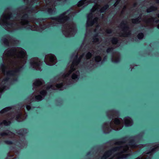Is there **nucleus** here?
I'll return each instance as SVG.
<instances>
[{
    "label": "nucleus",
    "instance_id": "f257e3e1",
    "mask_svg": "<svg viewBox=\"0 0 159 159\" xmlns=\"http://www.w3.org/2000/svg\"><path fill=\"white\" fill-rule=\"evenodd\" d=\"M10 56H13L14 58L18 59V64H24L25 62L26 58V52L23 49L20 48H17L15 50H6L4 53L3 59V60H6L7 58Z\"/></svg>",
    "mask_w": 159,
    "mask_h": 159
},
{
    "label": "nucleus",
    "instance_id": "f03ea898",
    "mask_svg": "<svg viewBox=\"0 0 159 159\" xmlns=\"http://www.w3.org/2000/svg\"><path fill=\"white\" fill-rule=\"evenodd\" d=\"M118 144L120 145H124L122 144L121 142H119L117 143ZM128 150H129V148L127 146H124V145L121 146L119 147H116L111 151H108L106 152L103 155L102 158L105 159L108 157L112 154L115 155L114 157H116L117 159L125 157H126L125 155L122 154V153L125 152L127 151Z\"/></svg>",
    "mask_w": 159,
    "mask_h": 159
},
{
    "label": "nucleus",
    "instance_id": "7ed1b4c3",
    "mask_svg": "<svg viewBox=\"0 0 159 159\" xmlns=\"http://www.w3.org/2000/svg\"><path fill=\"white\" fill-rule=\"evenodd\" d=\"M11 15L10 12H5L2 16L0 21V23L2 21L3 24L5 25V29L9 31H12L14 25L11 21H9Z\"/></svg>",
    "mask_w": 159,
    "mask_h": 159
},
{
    "label": "nucleus",
    "instance_id": "20e7f679",
    "mask_svg": "<svg viewBox=\"0 0 159 159\" xmlns=\"http://www.w3.org/2000/svg\"><path fill=\"white\" fill-rule=\"evenodd\" d=\"M73 13L69 14L68 11L63 13L59 16L56 18H51L50 20V25L52 26H55L57 24H60L64 22L71 16Z\"/></svg>",
    "mask_w": 159,
    "mask_h": 159
},
{
    "label": "nucleus",
    "instance_id": "39448f33",
    "mask_svg": "<svg viewBox=\"0 0 159 159\" xmlns=\"http://www.w3.org/2000/svg\"><path fill=\"white\" fill-rule=\"evenodd\" d=\"M63 33L67 37L73 36L76 31L75 25L71 22L65 24L62 28Z\"/></svg>",
    "mask_w": 159,
    "mask_h": 159
},
{
    "label": "nucleus",
    "instance_id": "423d86ee",
    "mask_svg": "<svg viewBox=\"0 0 159 159\" xmlns=\"http://www.w3.org/2000/svg\"><path fill=\"white\" fill-rule=\"evenodd\" d=\"M123 120L121 119L116 118L112 120L110 124V126L115 130H118L123 127Z\"/></svg>",
    "mask_w": 159,
    "mask_h": 159
},
{
    "label": "nucleus",
    "instance_id": "0eeeda50",
    "mask_svg": "<svg viewBox=\"0 0 159 159\" xmlns=\"http://www.w3.org/2000/svg\"><path fill=\"white\" fill-rule=\"evenodd\" d=\"M78 61H74L70 67V69L67 73L64 74L61 78V80L64 82H67V80L70 78L69 76L70 74L75 69L77 65L79 62Z\"/></svg>",
    "mask_w": 159,
    "mask_h": 159
},
{
    "label": "nucleus",
    "instance_id": "6e6552de",
    "mask_svg": "<svg viewBox=\"0 0 159 159\" xmlns=\"http://www.w3.org/2000/svg\"><path fill=\"white\" fill-rule=\"evenodd\" d=\"M45 62L48 65H53L56 62V57L53 55L51 54L48 55L45 57Z\"/></svg>",
    "mask_w": 159,
    "mask_h": 159
},
{
    "label": "nucleus",
    "instance_id": "1a4fd4ad",
    "mask_svg": "<svg viewBox=\"0 0 159 159\" xmlns=\"http://www.w3.org/2000/svg\"><path fill=\"white\" fill-rule=\"evenodd\" d=\"M20 24L23 26H25L27 25L30 27V28L33 30H38L39 31H41L43 29H39L38 27L34 25L32 26H30V23H29L27 19H24V17H22L21 20L20 21Z\"/></svg>",
    "mask_w": 159,
    "mask_h": 159
},
{
    "label": "nucleus",
    "instance_id": "9d476101",
    "mask_svg": "<svg viewBox=\"0 0 159 159\" xmlns=\"http://www.w3.org/2000/svg\"><path fill=\"white\" fill-rule=\"evenodd\" d=\"M122 30V32L120 34V36H127L129 34V32L127 25L124 22H122L120 26Z\"/></svg>",
    "mask_w": 159,
    "mask_h": 159
},
{
    "label": "nucleus",
    "instance_id": "9b49d317",
    "mask_svg": "<svg viewBox=\"0 0 159 159\" xmlns=\"http://www.w3.org/2000/svg\"><path fill=\"white\" fill-rule=\"evenodd\" d=\"M31 64L33 68L37 70H39V66L41 64L40 61L38 58H35L32 59L31 61Z\"/></svg>",
    "mask_w": 159,
    "mask_h": 159
},
{
    "label": "nucleus",
    "instance_id": "f8f14e48",
    "mask_svg": "<svg viewBox=\"0 0 159 159\" xmlns=\"http://www.w3.org/2000/svg\"><path fill=\"white\" fill-rule=\"evenodd\" d=\"M46 91L45 90H43L40 92V94L37 96H35V95H33V98L31 100L32 101L34 100L39 101H40L44 97L46 94Z\"/></svg>",
    "mask_w": 159,
    "mask_h": 159
},
{
    "label": "nucleus",
    "instance_id": "ddd939ff",
    "mask_svg": "<svg viewBox=\"0 0 159 159\" xmlns=\"http://www.w3.org/2000/svg\"><path fill=\"white\" fill-rule=\"evenodd\" d=\"M14 134L12 132H11L8 130L4 131V132L2 133L1 134V136L2 137H3L6 135H8L10 136L11 137L14 136Z\"/></svg>",
    "mask_w": 159,
    "mask_h": 159
},
{
    "label": "nucleus",
    "instance_id": "4468645a",
    "mask_svg": "<svg viewBox=\"0 0 159 159\" xmlns=\"http://www.w3.org/2000/svg\"><path fill=\"white\" fill-rule=\"evenodd\" d=\"M125 125L126 126L131 125H132V122L131 119L129 117H126L125 119Z\"/></svg>",
    "mask_w": 159,
    "mask_h": 159
},
{
    "label": "nucleus",
    "instance_id": "2eb2a0df",
    "mask_svg": "<svg viewBox=\"0 0 159 159\" xmlns=\"http://www.w3.org/2000/svg\"><path fill=\"white\" fill-rule=\"evenodd\" d=\"M88 0H82L80 1L78 3V7H80L82 5L85 6L88 5L89 2Z\"/></svg>",
    "mask_w": 159,
    "mask_h": 159
},
{
    "label": "nucleus",
    "instance_id": "dca6fc26",
    "mask_svg": "<svg viewBox=\"0 0 159 159\" xmlns=\"http://www.w3.org/2000/svg\"><path fill=\"white\" fill-rule=\"evenodd\" d=\"M90 14L88 16V20L87 22V26H91L93 25L94 23L97 22L98 20V18H95L93 20V21L91 22L90 21V18L89 16Z\"/></svg>",
    "mask_w": 159,
    "mask_h": 159
},
{
    "label": "nucleus",
    "instance_id": "f3484780",
    "mask_svg": "<svg viewBox=\"0 0 159 159\" xmlns=\"http://www.w3.org/2000/svg\"><path fill=\"white\" fill-rule=\"evenodd\" d=\"M79 73L78 71H76L75 73H74L71 76V78L73 80H77L78 79V76L79 75Z\"/></svg>",
    "mask_w": 159,
    "mask_h": 159
},
{
    "label": "nucleus",
    "instance_id": "a211bd4d",
    "mask_svg": "<svg viewBox=\"0 0 159 159\" xmlns=\"http://www.w3.org/2000/svg\"><path fill=\"white\" fill-rule=\"evenodd\" d=\"M43 83V81L41 80H36L34 82V84L36 86H39L42 84Z\"/></svg>",
    "mask_w": 159,
    "mask_h": 159
},
{
    "label": "nucleus",
    "instance_id": "6ab92c4d",
    "mask_svg": "<svg viewBox=\"0 0 159 159\" xmlns=\"http://www.w3.org/2000/svg\"><path fill=\"white\" fill-rule=\"evenodd\" d=\"M119 56H116L114 55L112 57V61L114 62H117L119 61Z\"/></svg>",
    "mask_w": 159,
    "mask_h": 159
},
{
    "label": "nucleus",
    "instance_id": "aec40b11",
    "mask_svg": "<svg viewBox=\"0 0 159 159\" xmlns=\"http://www.w3.org/2000/svg\"><path fill=\"white\" fill-rule=\"evenodd\" d=\"M7 39L4 38L3 39V41L5 44L7 45L8 43V40H9L10 37H7Z\"/></svg>",
    "mask_w": 159,
    "mask_h": 159
},
{
    "label": "nucleus",
    "instance_id": "412c9836",
    "mask_svg": "<svg viewBox=\"0 0 159 159\" xmlns=\"http://www.w3.org/2000/svg\"><path fill=\"white\" fill-rule=\"evenodd\" d=\"M156 9V8L154 7H151L150 8L147 9V11L148 12H150L153 11H154Z\"/></svg>",
    "mask_w": 159,
    "mask_h": 159
},
{
    "label": "nucleus",
    "instance_id": "4be33fe9",
    "mask_svg": "<svg viewBox=\"0 0 159 159\" xmlns=\"http://www.w3.org/2000/svg\"><path fill=\"white\" fill-rule=\"evenodd\" d=\"M55 9L54 7H53V6H52V8L50 7L48 9V12L50 13H52L53 11H55Z\"/></svg>",
    "mask_w": 159,
    "mask_h": 159
},
{
    "label": "nucleus",
    "instance_id": "5701e85b",
    "mask_svg": "<svg viewBox=\"0 0 159 159\" xmlns=\"http://www.w3.org/2000/svg\"><path fill=\"white\" fill-rule=\"evenodd\" d=\"M152 21L153 22H157V20H155V19H154V18H152L150 20H149L148 21L146 22V24H147L146 25V26L148 25L149 24V23H150V22H152Z\"/></svg>",
    "mask_w": 159,
    "mask_h": 159
},
{
    "label": "nucleus",
    "instance_id": "b1692460",
    "mask_svg": "<svg viewBox=\"0 0 159 159\" xmlns=\"http://www.w3.org/2000/svg\"><path fill=\"white\" fill-rule=\"evenodd\" d=\"M140 18L139 17L138 18L135 19H134L132 20V22L134 23H139L140 21H139Z\"/></svg>",
    "mask_w": 159,
    "mask_h": 159
},
{
    "label": "nucleus",
    "instance_id": "393cba45",
    "mask_svg": "<svg viewBox=\"0 0 159 159\" xmlns=\"http://www.w3.org/2000/svg\"><path fill=\"white\" fill-rule=\"evenodd\" d=\"M101 60V58L99 56H96L95 58V60L97 62H99Z\"/></svg>",
    "mask_w": 159,
    "mask_h": 159
},
{
    "label": "nucleus",
    "instance_id": "a878e982",
    "mask_svg": "<svg viewBox=\"0 0 159 159\" xmlns=\"http://www.w3.org/2000/svg\"><path fill=\"white\" fill-rule=\"evenodd\" d=\"M118 41V40L116 38H113L111 41L112 43L113 44H116V43Z\"/></svg>",
    "mask_w": 159,
    "mask_h": 159
},
{
    "label": "nucleus",
    "instance_id": "bb28decb",
    "mask_svg": "<svg viewBox=\"0 0 159 159\" xmlns=\"http://www.w3.org/2000/svg\"><path fill=\"white\" fill-rule=\"evenodd\" d=\"M143 37V33H140L138 35V37L139 39H142Z\"/></svg>",
    "mask_w": 159,
    "mask_h": 159
},
{
    "label": "nucleus",
    "instance_id": "cd10ccee",
    "mask_svg": "<svg viewBox=\"0 0 159 159\" xmlns=\"http://www.w3.org/2000/svg\"><path fill=\"white\" fill-rule=\"evenodd\" d=\"M92 56V54L91 53H90V52H89L87 53V54L86 55V58L87 59H89Z\"/></svg>",
    "mask_w": 159,
    "mask_h": 159
},
{
    "label": "nucleus",
    "instance_id": "c85d7f7f",
    "mask_svg": "<svg viewBox=\"0 0 159 159\" xmlns=\"http://www.w3.org/2000/svg\"><path fill=\"white\" fill-rule=\"evenodd\" d=\"M98 8V6L97 5H96L95 6H94L93 8H92L91 10V11L92 12H94V11H95L96 9H97V8Z\"/></svg>",
    "mask_w": 159,
    "mask_h": 159
},
{
    "label": "nucleus",
    "instance_id": "c756f323",
    "mask_svg": "<svg viewBox=\"0 0 159 159\" xmlns=\"http://www.w3.org/2000/svg\"><path fill=\"white\" fill-rule=\"evenodd\" d=\"M99 40H100L99 39L98 37H95L93 39V42H94L95 43H97L98 42H99Z\"/></svg>",
    "mask_w": 159,
    "mask_h": 159
},
{
    "label": "nucleus",
    "instance_id": "7c9ffc66",
    "mask_svg": "<svg viewBox=\"0 0 159 159\" xmlns=\"http://www.w3.org/2000/svg\"><path fill=\"white\" fill-rule=\"evenodd\" d=\"M10 121H7L6 120H4L3 121V123L6 125H9L10 124Z\"/></svg>",
    "mask_w": 159,
    "mask_h": 159
},
{
    "label": "nucleus",
    "instance_id": "2f4dec72",
    "mask_svg": "<svg viewBox=\"0 0 159 159\" xmlns=\"http://www.w3.org/2000/svg\"><path fill=\"white\" fill-rule=\"evenodd\" d=\"M12 71L8 72L7 73V76H9L10 75H14L15 74L13 73Z\"/></svg>",
    "mask_w": 159,
    "mask_h": 159
},
{
    "label": "nucleus",
    "instance_id": "473e14b6",
    "mask_svg": "<svg viewBox=\"0 0 159 159\" xmlns=\"http://www.w3.org/2000/svg\"><path fill=\"white\" fill-rule=\"evenodd\" d=\"M63 85V84L62 83H61L59 84H57L56 85V88H61Z\"/></svg>",
    "mask_w": 159,
    "mask_h": 159
},
{
    "label": "nucleus",
    "instance_id": "72a5a7b5",
    "mask_svg": "<svg viewBox=\"0 0 159 159\" xmlns=\"http://www.w3.org/2000/svg\"><path fill=\"white\" fill-rule=\"evenodd\" d=\"M108 7V6L107 5L106 6L104 7H103L101 10V12L103 11L104 10H106L107 8Z\"/></svg>",
    "mask_w": 159,
    "mask_h": 159
},
{
    "label": "nucleus",
    "instance_id": "f704fd0d",
    "mask_svg": "<svg viewBox=\"0 0 159 159\" xmlns=\"http://www.w3.org/2000/svg\"><path fill=\"white\" fill-rule=\"evenodd\" d=\"M4 66H2V72L3 73H5V69Z\"/></svg>",
    "mask_w": 159,
    "mask_h": 159
},
{
    "label": "nucleus",
    "instance_id": "c9c22d12",
    "mask_svg": "<svg viewBox=\"0 0 159 159\" xmlns=\"http://www.w3.org/2000/svg\"><path fill=\"white\" fill-rule=\"evenodd\" d=\"M2 86V87H0V92L2 91L4 88L3 86Z\"/></svg>",
    "mask_w": 159,
    "mask_h": 159
},
{
    "label": "nucleus",
    "instance_id": "e433bc0d",
    "mask_svg": "<svg viewBox=\"0 0 159 159\" xmlns=\"http://www.w3.org/2000/svg\"><path fill=\"white\" fill-rule=\"evenodd\" d=\"M111 30L110 29H108L106 30V32L108 34L111 33Z\"/></svg>",
    "mask_w": 159,
    "mask_h": 159
},
{
    "label": "nucleus",
    "instance_id": "4c0bfd02",
    "mask_svg": "<svg viewBox=\"0 0 159 159\" xmlns=\"http://www.w3.org/2000/svg\"><path fill=\"white\" fill-rule=\"evenodd\" d=\"M158 147V146H157V145H155V146H154V148H152V151H154V150H155V149H156V148H157Z\"/></svg>",
    "mask_w": 159,
    "mask_h": 159
},
{
    "label": "nucleus",
    "instance_id": "58836bf2",
    "mask_svg": "<svg viewBox=\"0 0 159 159\" xmlns=\"http://www.w3.org/2000/svg\"><path fill=\"white\" fill-rule=\"evenodd\" d=\"M7 109V108H5V109H3V110H2L1 111V112L2 113L4 112V111H6Z\"/></svg>",
    "mask_w": 159,
    "mask_h": 159
},
{
    "label": "nucleus",
    "instance_id": "ea45409f",
    "mask_svg": "<svg viewBox=\"0 0 159 159\" xmlns=\"http://www.w3.org/2000/svg\"><path fill=\"white\" fill-rule=\"evenodd\" d=\"M5 143H7V144H11V142H10V141H6Z\"/></svg>",
    "mask_w": 159,
    "mask_h": 159
},
{
    "label": "nucleus",
    "instance_id": "a19ab883",
    "mask_svg": "<svg viewBox=\"0 0 159 159\" xmlns=\"http://www.w3.org/2000/svg\"><path fill=\"white\" fill-rule=\"evenodd\" d=\"M26 108L28 110H29L30 108V107L29 106H26Z\"/></svg>",
    "mask_w": 159,
    "mask_h": 159
},
{
    "label": "nucleus",
    "instance_id": "79ce46f5",
    "mask_svg": "<svg viewBox=\"0 0 159 159\" xmlns=\"http://www.w3.org/2000/svg\"><path fill=\"white\" fill-rule=\"evenodd\" d=\"M135 146L134 145H131L130 146V148H135Z\"/></svg>",
    "mask_w": 159,
    "mask_h": 159
},
{
    "label": "nucleus",
    "instance_id": "37998d69",
    "mask_svg": "<svg viewBox=\"0 0 159 159\" xmlns=\"http://www.w3.org/2000/svg\"><path fill=\"white\" fill-rule=\"evenodd\" d=\"M51 88L52 89H56V88H53L52 86H51L50 87H49V88Z\"/></svg>",
    "mask_w": 159,
    "mask_h": 159
},
{
    "label": "nucleus",
    "instance_id": "c03bdc74",
    "mask_svg": "<svg viewBox=\"0 0 159 159\" xmlns=\"http://www.w3.org/2000/svg\"><path fill=\"white\" fill-rule=\"evenodd\" d=\"M20 115H19L18 116H17L16 117V120L18 121H19L20 120H19V119H18V117H20Z\"/></svg>",
    "mask_w": 159,
    "mask_h": 159
},
{
    "label": "nucleus",
    "instance_id": "a18cd8bd",
    "mask_svg": "<svg viewBox=\"0 0 159 159\" xmlns=\"http://www.w3.org/2000/svg\"><path fill=\"white\" fill-rule=\"evenodd\" d=\"M6 80H3L2 82V83H1V84H4V83L5 82V81Z\"/></svg>",
    "mask_w": 159,
    "mask_h": 159
},
{
    "label": "nucleus",
    "instance_id": "49530a36",
    "mask_svg": "<svg viewBox=\"0 0 159 159\" xmlns=\"http://www.w3.org/2000/svg\"><path fill=\"white\" fill-rule=\"evenodd\" d=\"M110 113L111 114H112L113 115H114V111H111Z\"/></svg>",
    "mask_w": 159,
    "mask_h": 159
},
{
    "label": "nucleus",
    "instance_id": "de8ad7c7",
    "mask_svg": "<svg viewBox=\"0 0 159 159\" xmlns=\"http://www.w3.org/2000/svg\"><path fill=\"white\" fill-rule=\"evenodd\" d=\"M157 2H159V0H155Z\"/></svg>",
    "mask_w": 159,
    "mask_h": 159
},
{
    "label": "nucleus",
    "instance_id": "09e8293b",
    "mask_svg": "<svg viewBox=\"0 0 159 159\" xmlns=\"http://www.w3.org/2000/svg\"><path fill=\"white\" fill-rule=\"evenodd\" d=\"M109 50H110L109 48L108 49H107V52H109L110 51Z\"/></svg>",
    "mask_w": 159,
    "mask_h": 159
},
{
    "label": "nucleus",
    "instance_id": "8fccbe9b",
    "mask_svg": "<svg viewBox=\"0 0 159 159\" xmlns=\"http://www.w3.org/2000/svg\"><path fill=\"white\" fill-rule=\"evenodd\" d=\"M157 27L159 29V24L157 25Z\"/></svg>",
    "mask_w": 159,
    "mask_h": 159
},
{
    "label": "nucleus",
    "instance_id": "3c124183",
    "mask_svg": "<svg viewBox=\"0 0 159 159\" xmlns=\"http://www.w3.org/2000/svg\"><path fill=\"white\" fill-rule=\"evenodd\" d=\"M52 2H50V5H52Z\"/></svg>",
    "mask_w": 159,
    "mask_h": 159
},
{
    "label": "nucleus",
    "instance_id": "603ef678",
    "mask_svg": "<svg viewBox=\"0 0 159 159\" xmlns=\"http://www.w3.org/2000/svg\"><path fill=\"white\" fill-rule=\"evenodd\" d=\"M18 71V70L16 69V70H15V71Z\"/></svg>",
    "mask_w": 159,
    "mask_h": 159
},
{
    "label": "nucleus",
    "instance_id": "864d4df0",
    "mask_svg": "<svg viewBox=\"0 0 159 159\" xmlns=\"http://www.w3.org/2000/svg\"><path fill=\"white\" fill-rule=\"evenodd\" d=\"M82 57V56H81V57H80V59H81V58Z\"/></svg>",
    "mask_w": 159,
    "mask_h": 159
},
{
    "label": "nucleus",
    "instance_id": "5fc2aeb1",
    "mask_svg": "<svg viewBox=\"0 0 159 159\" xmlns=\"http://www.w3.org/2000/svg\"><path fill=\"white\" fill-rule=\"evenodd\" d=\"M25 17H26V16H27V15H25Z\"/></svg>",
    "mask_w": 159,
    "mask_h": 159
},
{
    "label": "nucleus",
    "instance_id": "6e6d98bb",
    "mask_svg": "<svg viewBox=\"0 0 159 159\" xmlns=\"http://www.w3.org/2000/svg\"><path fill=\"white\" fill-rule=\"evenodd\" d=\"M158 17L159 18V14L158 15Z\"/></svg>",
    "mask_w": 159,
    "mask_h": 159
},
{
    "label": "nucleus",
    "instance_id": "4d7b16f0",
    "mask_svg": "<svg viewBox=\"0 0 159 159\" xmlns=\"http://www.w3.org/2000/svg\"><path fill=\"white\" fill-rule=\"evenodd\" d=\"M18 66V67H19V66H19L18 65V66Z\"/></svg>",
    "mask_w": 159,
    "mask_h": 159
},
{
    "label": "nucleus",
    "instance_id": "13d9d810",
    "mask_svg": "<svg viewBox=\"0 0 159 159\" xmlns=\"http://www.w3.org/2000/svg\"><path fill=\"white\" fill-rule=\"evenodd\" d=\"M124 8H125V7H124V8H123V10L124 9Z\"/></svg>",
    "mask_w": 159,
    "mask_h": 159
},
{
    "label": "nucleus",
    "instance_id": "bf43d9fd",
    "mask_svg": "<svg viewBox=\"0 0 159 159\" xmlns=\"http://www.w3.org/2000/svg\"><path fill=\"white\" fill-rule=\"evenodd\" d=\"M24 1H25V0H24Z\"/></svg>",
    "mask_w": 159,
    "mask_h": 159
}]
</instances>
